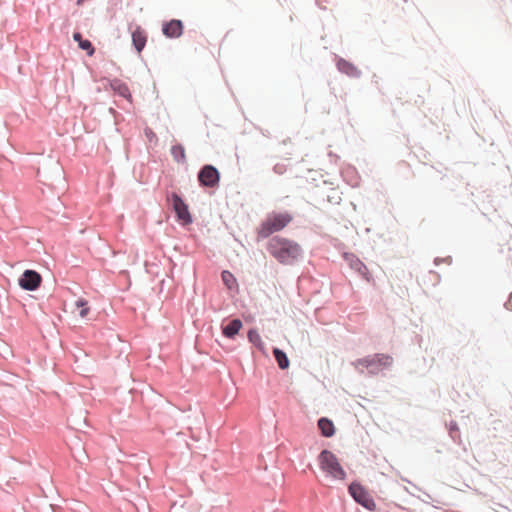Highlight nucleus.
<instances>
[{
	"instance_id": "f257e3e1",
	"label": "nucleus",
	"mask_w": 512,
	"mask_h": 512,
	"mask_svg": "<svg viewBox=\"0 0 512 512\" xmlns=\"http://www.w3.org/2000/svg\"><path fill=\"white\" fill-rule=\"evenodd\" d=\"M266 250L282 265L293 266L304 258V251L298 242L279 235L268 240Z\"/></svg>"
},
{
	"instance_id": "f03ea898",
	"label": "nucleus",
	"mask_w": 512,
	"mask_h": 512,
	"mask_svg": "<svg viewBox=\"0 0 512 512\" xmlns=\"http://www.w3.org/2000/svg\"><path fill=\"white\" fill-rule=\"evenodd\" d=\"M293 214L287 210H273L266 214L256 228V241L270 239L274 234L282 231L293 221Z\"/></svg>"
},
{
	"instance_id": "7ed1b4c3",
	"label": "nucleus",
	"mask_w": 512,
	"mask_h": 512,
	"mask_svg": "<svg viewBox=\"0 0 512 512\" xmlns=\"http://www.w3.org/2000/svg\"><path fill=\"white\" fill-rule=\"evenodd\" d=\"M320 469L329 477L335 480H345L347 473L341 466L337 456L328 449H323L318 454Z\"/></svg>"
},
{
	"instance_id": "20e7f679",
	"label": "nucleus",
	"mask_w": 512,
	"mask_h": 512,
	"mask_svg": "<svg viewBox=\"0 0 512 512\" xmlns=\"http://www.w3.org/2000/svg\"><path fill=\"white\" fill-rule=\"evenodd\" d=\"M393 363V358L389 354L375 353L358 358L353 362L357 368L361 366L367 369L369 375H377L381 370L389 368Z\"/></svg>"
},
{
	"instance_id": "39448f33",
	"label": "nucleus",
	"mask_w": 512,
	"mask_h": 512,
	"mask_svg": "<svg viewBox=\"0 0 512 512\" xmlns=\"http://www.w3.org/2000/svg\"><path fill=\"white\" fill-rule=\"evenodd\" d=\"M348 493L352 499L368 511L376 510V503L367 487L360 481L354 480L348 486Z\"/></svg>"
},
{
	"instance_id": "423d86ee",
	"label": "nucleus",
	"mask_w": 512,
	"mask_h": 512,
	"mask_svg": "<svg viewBox=\"0 0 512 512\" xmlns=\"http://www.w3.org/2000/svg\"><path fill=\"white\" fill-rule=\"evenodd\" d=\"M344 260L349 264L350 268L354 270L362 279L370 282L373 279L372 274L363 261L360 260L355 254L346 252L343 255Z\"/></svg>"
},
{
	"instance_id": "0eeeda50",
	"label": "nucleus",
	"mask_w": 512,
	"mask_h": 512,
	"mask_svg": "<svg viewBox=\"0 0 512 512\" xmlns=\"http://www.w3.org/2000/svg\"><path fill=\"white\" fill-rule=\"evenodd\" d=\"M336 67L340 73L350 78L359 79L362 76V71L354 63L340 56H336Z\"/></svg>"
},
{
	"instance_id": "6e6552de",
	"label": "nucleus",
	"mask_w": 512,
	"mask_h": 512,
	"mask_svg": "<svg viewBox=\"0 0 512 512\" xmlns=\"http://www.w3.org/2000/svg\"><path fill=\"white\" fill-rule=\"evenodd\" d=\"M172 205L173 209L177 215L178 220L183 224L187 225L191 223V215L188 211L187 205L183 202V200L177 194H172Z\"/></svg>"
},
{
	"instance_id": "1a4fd4ad",
	"label": "nucleus",
	"mask_w": 512,
	"mask_h": 512,
	"mask_svg": "<svg viewBox=\"0 0 512 512\" xmlns=\"http://www.w3.org/2000/svg\"><path fill=\"white\" fill-rule=\"evenodd\" d=\"M41 282V275L34 270H26L19 279L20 287L28 291L36 290Z\"/></svg>"
},
{
	"instance_id": "9d476101",
	"label": "nucleus",
	"mask_w": 512,
	"mask_h": 512,
	"mask_svg": "<svg viewBox=\"0 0 512 512\" xmlns=\"http://www.w3.org/2000/svg\"><path fill=\"white\" fill-rule=\"evenodd\" d=\"M219 178V172L210 165L204 166L198 175L200 183L207 187H213L218 184Z\"/></svg>"
},
{
	"instance_id": "9b49d317",
	"label": "nucleus",
	"mask_w": 512,
	"mask_h": 512,
	"mask_svg": "<svg viewBox=\"0 0 512 512\" xmlns=\"http://www.w3.org/2000/svg\"><path fill=\"white\" fill-rule=\"evenodd\" d=\"M317 427L321 436L325 438H331L336 433V428L333 421L326 416L318 418Z\"/></svg>"
},
{
	"instance_id": "f8f14e48",
	"label": "nucleus",
	"mask_w": 512,
	"mask_h": 512,
	"mask_svg": "<svg viewBox=\"0 0 512 512\" xmlns=\"http://www.w3.org/2000/svg\"><path fill=\"white\" fill-rule=\"evenodd\" d=\"M163 34L169 38H177L182 35L183 25L180 20H171L163 25Z\"/></svg>"
},
{
	"instance_id": "ddd939ff",
	"label": "nucleus",
	"mask_w": 512,
	"mask_h": 512,
	"mask_svg": "<svg viewBox=\"0 0 512 512\" xmlns=\"http://www.w3.org/2000/svg\"><path fill=\"white\" fill-rule=\"evenodd\" d=\"M146 42L147 35L145 31L140 26H136V28L132 31V43L138 53L144 49Z\"/></svg>"
},
{
	"instance_id": "4468645a",
	"label": "nucleus",
	"mask_w": 512,
	"mask_h": 512,
	"mask_svg": "<svg viewBox=\"0 0 512 512\" xmlns=\"http://www.w3.org/2000/svg\"><path fill=\"white\" fill-rule=\"evenodd\" d=\"M249 342L260 352L266 354L265 343L263 342L258 330L256 328H250L248 331Z\"/></svg>"
},
{
	"instance_id": "2eb2a0df",
	"label": "nucleus",
	"mask_w": 512,
	"mask_h": 512,
	"mask_svg": "<svg viewBox=\"0 0 512 512\" xmlns=\"http://www.w3.org/2000/svg\"><path fill=\"white\" fill-rule=\"evenodd\" d=\"M272 354H273V357L275 358V361L278 364V367L281 370H285L289 367L290 361H289V358L284 350H282L279 347L274 346L272 348Z\"/></svg>"
},
{
	"instance_id": "dca6fc26",
	"label": "nucleus",
	"mask_w": 512,
	"mask_h": 512,
	"mask_svg": "<svg viewBox=\"0 0 512 512\" xmlns=\"http://www.w3.org/2000/svg\"><path fill=\"white\" fill-rule=\"evenodd\" d=\"M243 327V322L240 318H233L226 324V339H234Z\"/></svg>"
},
{
	"instance_id": "f3484780",
	"label": "nucleus",
	"mask_w": 512,
	"mask_h": 512,
	"mask_svg": "<svg viewBox=\"0 0 512 512\" xmlns=\"http://www.w3.org/2000/svg\"><path fill=\"white\" fill-rule=\"evenodd\" d=\"M239 292V284L236 277L226 269V294H229L232 298Z\"/></svg>"
},
{
	"instance_id": "a211bd4d",
	"label": "nucleus",
	"mask_w": 512,
	"mask_h": 512,
	"mask_svg": "<svg viewBox=\"0 0 512 512\" xmlns=\"http://www.w3.org/2000/svg\"><path fill=\"white\" fill-rule=\"evenodd\" d=\"M446 428L453 442L460 444L461 439L458 423L455 420H450L449 423L446 424Z\"/></svg>"
},
{
	"instance_id": "6ab92c4d",
	"label": "nucleus",
	"mask_w": 512,
	"mask_h": 512,
	"mask_svg": "<svg viewBox=\"0 0 512 512\" xmlns=\"http://www.w3.org/2000/svg\"><path fill=\"white\" fill-rule=\"evenodd\" d=\"M112 87H113L114 91H116L120 96H122L128 100H131V93L126 84L121 83L119 81H115L112 84Z\"/></svg>"
},
{
	"instance_id": "aec40b11",
	"label": "nucleus",
	"mask_w": 512,
	"mask_h": 512,
	"mask_svg": "<svg viewBox=\"0 0 512 512\" xmlns=\"http://www.w3.org/2000/svg\"><path fill=\"white\" fill-rule=\"evenodd\" d=\"M171 153L178 162L185 161V149L182 145H175L171 149Z\"/></svg>"
},
{
	"instance_id": "412c9836",
	"label": "nucleus",
	"mask_w": 512,
	"mask_h": 512,
	"mask_svg": "<svg viewBox=\"0 0 512 512\" xmlns=\"http://www.w3.org/2000/svg\"><path fill=\"white\" fill-rule=\"evenodd\" d=\"M76 306L78 308H80V312H79V315L80 317L84 318L88 315L90 309L88 307V302L83 299V298H80L76 301Z\"/></svg>"
},
{
	"instance_id": "4be33fe9",
	"label": "nucleus",
	"mask_w": 512,
	"mask_h": 512,
	"mask_svg": "<svg viewBox=\"0 0 512 512\" xmlns=\"http://www.w3.org/2000/svg\"><path fill=\"white\" fill-rule=\"evenodd\" d=\"M82 50H85L89 56H92L95 52L92 43L89 40H82L78 44Z\"/></svg>"
},
{
	"instance_id": "5701e85b",
	"label": "nucleus",
	"mask_w": 512,
	"mask_h": 512,
	"mask_svg": "<svg viewBox=\"0 0 512 512\" xmlns=\"http://www.w3.org/2000/svg\"><path fill=\"white\" fill-rule=\"evenodd\" d=\"M273 172L277 175H282L286 172V165L277 163L273 166Z\"/></svg>"
},
{
	"instance_id": "b1692460",
	"label": "nucleus",
	"mask_w": 512,
	"mask_h": 512,
	"mask_svg": "<svg viewBox=\"0 0 512 512\" xmlns=\"http://www.w3.org/2000/svg\"><path fill=\"white\" fill-rule=\"evenodd\" d=\"M441 262H447V263H452V257L451 256H448L446 258H441V257H436L434 259V264L437 266L439 265Z\"/></svg>"
},
{
	"instance_id": "393cba45",
	"label": "nucleus",
	"mask_w": 512,
	"mask_h": 512,
	"mask_svg": "<svg viewBox=\"0 0 512 512\" xmlns=\"http://www.w3.org/2000/svg\"><path fill=\"white\" fill-rule=\"evenodd\" d=\"M73 39L76 42H78V44L80 43V41L83 40L82 35L79 32H76V33L73 34Z\"/></svg>"
},
{
	"instance_id": "a878e982",
	"label": "nucleus",
	"mask_w": 512,
	"mask_h": 512,
	"mask_svg": "<svg viewBox=\"0 0 512 512\" xmlns=\"http://www.w3.org/2000/svg\"><path fill=\"white\" fill-rule=\"evenodd\" d=\"M424 495H425V496H424V499H421V500H422V502L427 503V500H426L427 498H428V499H432L431 495H430V494H428L427 492H424Z\"/></svg>"
},
{
	"instance_id": "bb28decb",
	"label": "nucleus",
	"mask_w": 512,
	"mask_h": 512,
	"mask_svg": "<svg viewBox=\"0 0 512 512\" xmlns=\"http://www.w3.org/2000/svg\"><path fill=\"white\" fill-rule=\"evenodd\" d=\"M424 495H425V496H424V499H421V500H422V502L427 503V500H426L427 498H428V499H432L431 495H430V494H428L427 492H424Z\"/></svg>"
},
{
	"instance_id": "cd10ccee",
	"label": "nucleus",
	"mask_w": 512,
	"mask_h": 512,
	"mask_svg": "<svg viewBox=\"0 0 512 512\" xmlns=\"http://www.w3.org/2000/svg\"><path fill=\"white\" fill-rule=\"evenodd\" d=\"M424 495H425V496H424V499H421V500H422V502L427 503V500H426L427 498H428V499H432L431 495H430V494H428L427 492H424Z\"/></svg>"
},
{
	"instance_id": "c85d7f7f",
	"label": "nucleus",
	"mask_w": 512,
	"mask_h": 512,
	"mask_svg": "<svg viewBox=\"0 0 512 512\" xmlns=\"http://www.w3.org/2000/svg\"><path fill=\"white\" fill-rule=\"evenodd\" d=\"M229 393H230V388L226 385V392H225L226 399L228 398Z\"/></svg>"
},
{
	"instance_id": "c756f323",
	"label": "nucleus",
	"mask_w": 512,
	"mask_h": 512,
	"mask_svg": "<svg viewBox=\"0 0 512 512\" xmlns=\"http://www.w3.org/2000/svg\"><path fill=\"white\" fill-rule=\"evenodd\" d=\"M504 306H505V308H506V309H511V310H512V306H511V308H509V307H508V302H506V303L504 304Z\"/></svg>"
},
{
	"instance_id": "7c9ffc66",
	"label": "nucleus",
	"mask_w": 512,
	"mask_h": 512,
	"mask_svg": "<svg viewBox=\"0 0 512 512\" xmlns=\"http://www.w3.org/2000/svg\"><path fill=\"white\" fill-rule=\"evenodd\" d=\"M81 2H82V0H78V2H77V3H78V4H80Z\"/></svg>"
}]
</instances>
